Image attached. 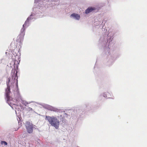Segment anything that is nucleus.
I'll return each mask as SVG.
<instances>
[{"label": "nucleus", "mask_w": 147, "mask_h": 147, "mask_svg": "<svg viewBox=\"0 0 147 147\" xmlns=\"http://www.w3.org/2000/svg\"><path fill=\"white\" fill-rule=\"evenodd\" d=\"M51 111L53 110V111H54V110H53V109H51Z\"/></svg>", "instance_id": "nucleus-11"}, {"label": "nucleus", "mask_w": 147, "mask_h": 147, "mask_svg": "<svg viewBox=\"0 0 147 147\" xmlns=\"http://www.w3.org/2000/svg\"><path fill=\"white\" fill-rule=\"evenodd\" d=\"M12 79L14 80V82H16V91L18 90V80L17 76V71H16V73L14 74L12 76Z\"/></svg>", "instance_id": "nucleus-5"}, {"label": "nucleus", "mask_w": 147, "mask_h": 147, "mask_svg": "<svg viewBox=\"0 0 147 147\" xmlns=\"http://www.w3.org/2000/svg\"><path fill=\"white\" fill-rule=\"evenodd\" d=\"M95 8L93 7H89L87 9L85 13H88L92 11H93L95 10Z\"/></svg>", "instance_id": "nucleus-7"}, {"label": "nucleus", "mask_w": 147, "mask_h": 147, "mask_svg": "<svg viewBox=\"0 0 147 147\" xmlns=\"http://www.w3.org/2000/svg\"><path fill=\"white\" fill-rule=\"evenodd\" d=\"M5 53L6 55L7 56H9V52H6Z\"/></svg>", "instance_id": "nucleus-9"}, {"label": "nucleus", "mask_w": 147, "mask_h": 147, "mask_svg": "<svg viewBox=\"0 0 147 147\" xmlns=\"http://www.w3.org/2000/svg\"><path fill=\"white\" fill-rule=\"evenodd\" d=\"M10 82V79L9 78H8V82L7 83V87L5 90V95L7 99V101H8L11 100L12 98L9 96V94L10 92V87L9 86V83Z\"/></svg>", "instance_id": "nucleus-4"}, {"label": "nucleus", "mask_w": 147, "mask_h": 147, "mask_svg": "<svg viewBox=\"0 0 147 147\" xmlns=\"http://www.w3.org/2000/svg\"><path fill=\"white\" fill-rule=\"evenodd\" d=\"M25 125L27 132L29 134H32L34 127L32 124L29 121H26Z\"/></svg>", "instance_id": "nucleus-3"}, {"label": "nucleus", "mask_w": 147, "mask_h": 147, "mask_svg": "<svg viewBox=\"0 0 147 147\" xmlns=\"http://www.w3.org/2000/svg\"><path fill=\"white\" fill-rule=\"evenodd\" d=\"M9 48L11 50V49H12V44H11L9 46Z\"/></svg>", "instance_id": "nucleus-10"}, {"label": "nucleus", "mask_w": 147, "mask_h": 147, "mask_svg": "<svg viewBox=\"0 0 147 147\" xmlns=\"http://www.w3.org/2000/svg\"><path fill=\"white\" fill-rule=\"evenodd\" d=\"M71 17H73L76 20H78L80 18V16L78 14L73 13L71 15Z\"/></svg>", "instance_id": "nucleus-6"}, {"label": "nucleus", "mask_w": 147, "mask_h": 147, "mask_svg": "<svg viewBox=\"0 0 147 147\" xmlns=\"http://www.w3.org/2000/svg\"><path fill=\"white\" fill-rule=\"evenodd\" d=\"M26 22L23 25V28L21 30V33L17 37V41L21 42L23 40L24 36L25 35V26H26Z\"/></svg>", "instance_id": "nucleus-2"}, {"label": "nucleus", "mask_w": 147, "mask_h": 147, "mask_svg": "<svg viewBox=\"0 0 147 147\" xmlns=\"http://www.w3.org/2000/svg\"><path fill=\"white\" fill-rule=\"evenodd\" d=\"M46 118L52 126H54L56 129L58 128L59 125V121L56 117L46 116Z\"/></svg>", "instance_id": "nucleus-1"}, {"label": "nucleus", "mask_w": 147, "mask_h": 147, "mask_svg": "<svg viewBox=\"0 0 147 147\" xmlns=\"http://www.w3.org/2000/svg\"><path fill=\"white\" fill-rule=\"evenodd\" d=\"M1 142L2 144L3 143L5 145H7V143L5 141H2Z\"/></svg>", "instance_id": "nucleus-8"}]
</instances>
